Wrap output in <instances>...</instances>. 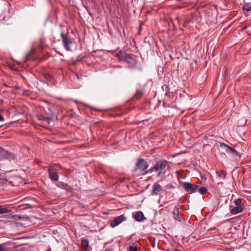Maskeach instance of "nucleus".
Returning a JSON list of instances; mask_svg holds the SVG:
<instances>
[{
  "label": "nucleus",
  "mask_w": 251,
  "mask_h": 251,
  "mask_svg": "<svg viewBox=\"0 0 251 251\" xmlns=\"http://www.w3.org/2000/svg\"><path fill=\"white\" fill-rule=\"evenodd\" d=\"M182 186L185 190L188 193L191 194L194 193L198 189L199 185L195 184H192L189 182H184Z\"/></svg>",
  "instance_id": "4"
},
{
  "label": "nucleus",
  "mask_w": 251,
  "mask_h": 251,
  "mask_svg": "<svg viewBox=\"0 0 251 251\" xmlns=\"http://www.w3.org/2000/svg\"><path fill=\"white\" fill-rule=\"evenodd\" d=\"M3 103V101L1 100H0V105H1Z\"/></svg>",
  "instance_id": "33"
},
{
  "label": "nucleus",
  "mask_w": 251,
  "mask_h": 251,
  "mask_svg": "<svg viewBox=\"0 0 251 251\" xmlns=\"http://www.w3.org/2000/svg\"><path fill=\"white\" fill-rule=\"evenodd\" d=\"M198 191L201 195H204L207 192V189L205 187H201L198 189Z\"/></svg>",
  "instance_id": "18"
},
{
  "label": "nucleus",
  "mask_w": 251,
  "mask_h": 251,
  "mask_svg": "<svg viewBox=\"0 0 251 251\" xmlns=\"http://www.w3.org/2000/svg\"><path fill=\"white\" fill-rule=\"evenodd\" d=\"M10 211V209H8L6 208L3 207L1 205H0V214H5L8 213Z\"/></svg>",
  "instance_id": "17"
},
{
  "label": "nucleus",
  "mask_w": 251,
  "mask_h": 251,
  "mask_svg": "<svg viewBox=\"0 0 251 251\" xmlns=\"http://www.w3.org/2000/svg\"><path fill=\"white\" fill-rule=\"evenodd\" d=\"M4 121V119L2 114H0V122H3Z\"/></svg>",
  "instance_id": "29"
},
{
  "label": "nucleus",
  "mask_w": 251,
  "mask_h": 251,
  "mask_svg": "<svg viewBox=\"0 0 251 251\" xmlns=\"http://www.w3.org/2000/svg\"><path fill=\"white\" fill-rule=\"evenodd\" d=\"M184 6H177V7H176V8H177V9H181V8H184Z\"/></svg>",
  "instance_id": "31"
},
{
  "label": "nucleus",
  "mask_w": 251,
  "mask_h": 251,
  "mask_svg": "<svg viewBox=\"0 0 251 251\" xmlns=\"http://www.w3.org/2000/svg\"><path fill=\"white\" fill-rule=\"evenodd\" d=\"M129 251H139L137 246H133L129 248Z\"/></svg>",
  "instance_id": "23"
},
{
  "label": "nucleus",
  "mask_w": 251,
  "mask_h": 251,
  "mask_svg": "<svg viewBox=\"0 0 251 251\" xmlns=\"http://www.w3.org/2000/svg\"><path fill=\"white\" fill-rule=\"evenodd\" d=\"M48 172L51 180L53 181H58L59 176L57 170L53 166H50L48 168Z\"/></svg>",
  "instance_id": "5"
},
{
  "label": "nucleus",
  "mask_w": 251,
  "mask_h": 251,
  "mask_svg": "<svg viewBox=\"0 0 251 251\" xmlns=\"http://www.w3.org/2000/svg\"><path fill=\"white\" fill-rule=\"evenodd\" d=\"M133 215L135 220L138 222H142L145 219L143 213L140 211L133 213Z\"/></svg>",
  "instance_id": "9"
},
{
  "label": "nucleus",
  "mask_w": 251,
  "mask_h": 251,
  "mask_svg": "<svg viewBox=\"0 0 251 251\" xmlns=\"http://www.w3.org/2000/svg\"><path fill=\"white\" fill-rule=\"evenodd\" d=\"M226 174L225 171H222L219 172L218 176L220 177L224 178L226 176Z\"/></svg>",
  "instance_id": "21"
},
{
  "label": "nucleus",
  "mask_w": 251,
  "mask_h": 251,
  "mask_svg": "<svg viewBox=\"0 0 251 251\" xmlns=\"http://www.w3.org/2000/svg\"><path fill=\"white\" fill-rule=\"evenodd\" d=\"M7 248L5 244H0V251H6Z\"/></svg>",
  "instance_id": "22"
},
{
  "label": "nucleus",
  "mask_w": 251,
  "mask_h": 251,
  "mask_svg": "<svg viewBox=\"0 0 251 251\" xmlns=\"http://www.w3.org/2000/svg\"><path fill=\"white\" fill-rule=\"evenodd\" d=\"M168 165V161L162 160L157 161L154 165L148 170V172H157V176H160Z\"/></svg>",
  "instance_id": "2"
},
{
  "label": "nucleus",
  "mask_w": 251,
  "mask_h": 251,
  "mask_svg": "<svg viewBox=\"0 0 251 251\" xmlns=\"http://www.w3.org/2000/svg\"><path fill=\"white\" fill-rule=\"evenodd\" d=\"M175 251H180L179 250H178V249H176L175 250Z\"/></svg>",
  "instance_id": "34"
},
{
  "label": "nucleus",
  "mask_w": 251,
  "mask_h": 251,
  "mask_svg": "<svg viewBox=\"0 0 251 251\" xmlns=\"http://www.w3.org/2000/svg\"><path fill=\"white\" fill-rule=\"evenodd\" d=\"M6 155H7V158L9 160H11V159H14V156L12 154L8 153Z\"/></svg>",
  "instance_id": "27"
},
{
  "label": "nucleus",
  "mask_w": 251,
  "mask_h": 251,
  "mask_svg": "<svg viewBox=\"0 0 251 251\" xmlns=\"http://www.w3.org/2000/svg\"><path fill=\"white\" fill-rule=\"evenodd\" d=\"M243 209V206H236V207H233L232 208H231L230 210V212L232 215H236L238 213L242 212Z\"/></svg>",
  "instance_id": "11"
},
{
  "label": "nucleus",
  "mask_w": 251,
  "mask_h": 251,
  "mask_svg": "<svg viewBox=\"0 0 251 251\" xmlns=\"http://www.w3.org/2000/svg\"><path fill=\"white\" fill-rule=\"evenodd\" d=\"M93 109L94 110H95V111H102L101 110L99 109H97V108H93Z\"/></svg>",
  "instance_id": "30"
},
{
  "label": "nucleus",
  "mask_w": 251,
  "mask_h": 251,
  "mask_svg": "<svg viewBox=\"0 0 251 251\" xmlns=\"http://www.w3.org/2000/svg\"><path fill=\"white\" fill-rule=\"evenodd\" d=\"M173 217L176 220L179 222L181 221V218L179 215V212L178 207H176L173 212Z\"/></svg>",
  "instance_id": "12"
},
{
  "label": "nucleus",
  "mask_w": 251,
  "mask_h": 251,
  "mask_svg": "<svg viewBox=\"0 0 251 251\" xmlns=\"http://www.w3.org/2000/svg\"><path fill=\"white\" fill-rule=\"evenodd\" d=\"M44 77L47 79V80H50L51 78H52V76L51 75H50V74H48V73H46V74H44Z\"/></svg>",
  "instance_id": "24"
},
{
  "label": "nucleus",
  "mask_w": 251,
  "mask_h": 251,
  "mask_svg": "<svg viewBox=\"0 0 251 251\" xmlns=\"http://www.w3.org/2000/svg\"><path fill=\"white\" fill-rule=\"evenodd\" d=\"M221 147H223V148H225L226 151H228L229 152H231V153H233L234 154H237V151L235 150L234 149L228 146L227 145H226L225 143L221 144Z\"/></svg>",
  "instance_id": "13"
},
{
  "label": "nucleus",
  "mask_w": 251,
  "mask_h": 251,
  "mask_svg": "<svg viewBox=\"0 0 251 251\" xmlns=\"http://www.w3.org/2000/svg\"><path fill=\"white\" fill-rule=\"evenodd\" d=\"M162 89L165 91L166 95H167L170 92V88L167 85H164L162 87Z\"/></svg>",
  "instance_id": "20"
},
{
  "label": "nucleus",
  "mask_w": 251,
  "mask_h": 251,
  "mask_svg": "<svg viewBox=\"0 0 251 251\" xmlns=\"http://www.w3.org/2000/svg\"><path fill=\"white\" fill-rule=\"evenodd\" d=\"M62 42L64 48L67 51H71V45L73 44V39L68 34H65L63 31L61 33Z\"/></svg>",
  "instance_id": "3"
},
{
  "label": "nucleus",
  "mask_w": 251,
  "mask_h": 251,
  "mask_svg": "<svg viewBox=\"0 0 251 251\" xmlns=\"http://www.w3.org/2000/svg\"><path fill=\"white\" fill-rule=\"evenodd\" d=\"M241 199H238L236 201H234V203L237 206H240V204H241Z\"/></svg>",
  "instance_id": "26"
},
{
  "label": "nucleus",
  "mask_w": 251,
  "mask_h": 251,
  "mask_svg": "<svg viewBox=\"0 0 251 251\" xmlns=\"http://www.w3.org/2000/svg\"><path fill=\"white\" fill-rule=\"evenodd\" d=\"M126 54V52H123L122 50H120L116 53V55L120 60H124Z\"/></svg>",
  "instance_id": "15"
},
{
  "label": "nucleus",
  "mask_w": 251,
  "mask_h": 251,
  "mask_svg": "<svg viewBox=\"0 0 251 251\" xmlns=\"http://www.w3.org/2000/svg\"><path fill=\"white\" fill-rule=\"evenodd\" d=\"M38 120L43 121V123L46 126H49L51 121L50 118L48 117H45L42 115H38L37 116Z\"/></svg>",
  "instance_id": "10"
},
{
  "label": "nucleus",
  "mask_w": 251,
  "mask_h": 251,
  "mask_svg": "<svg viewBox=\"0 0 251 251\" xmlns=\"http://www.w3.org/2000/svg\"><path fill=\"white\" fill-rule=\"evenodd\" d=\"M81 60V58H77L76 59V61L75 62H79V61H80Z\"/></svg>",
  "instance_id": "32"
},
{
  "label": "nucleus",
  "mask_w": 251,
  "mask_h": 251,
  "mask_svg": "<svg viewBox=\"0 0 251 251\" xmlns=\"http://www.w3.org/2000/svg\"><path fill=\"white\" fill-rule=\"evenodd\" d=\"M243 8L244 11H246L247 12H249L251 11V6L249 3L245 4Z\"/></svg>",
  "instance_id": "19"
},
{
  "label": "nucleus",
  "mask_w": 251,
  "mask_h": 251,
  "mask_svg": "<svg viewBox=\"0 0 251 251\" xmlns=\"http://www.w3.org/2000/svg\"><path fill=\"white\" fill-rule=\"evenodd\" d=\"M81 246L83 248L85 249H87L89 246V241L86 239L82 240L81 242Z\"/></svg>",
  "instance_id": "16"
},
{
  "label": "nucleus",
  "mask_w": 251,
  "mask_h": 251,
  "mask_svg": "<svg viewBox=\"0 0 251 251\" xmlns=\"http://www.w3.org/2000/svg\"><path fill=\"white\" fill-rule=\"evenodd\" d=\"M149 164L144 159L142 158H139L136 162L135 168L133 171L134 172H136L137 171H139L142 175H147L148 174L150 173V172H148V170H147Z\"/></svg>",
  "instance_id": "1"
},
{
  "label": "nucleus",
  "mask_w": 251,
  "mask_h": 251,
  "mask_svg": "<svg viewBox=\"0 0 251 251\" xmlns=\"http://www.w3.org/2000/svg\"><path fill=\"white\" fill-rule=\"evenodd\" d=\"M32 53V51L31 50L30 51L28 52L27 54H26V58H25V61H27V60L28 59V57Z\"/></svg>",
  "instance_id": "28"
},
{
  "label": "nucleus",
  "mask_w": 251,
  "mask_h": 251,
  "mask_svg": "<svg viewBox=\"0 0 251 251\" xmlns=\"http://www.w3.org/2000/svg\"><path fill=\"white\" fill-rule=\"evenodd\" d=\"M162 191V188L161 185L157 182L154 183L152 187L151 195L156 196L159 195Z\"/></svg>",
  "instance_id": "7"
},
{
  "label": "nucleus",
  "mask_w": 251,
  "mask_h": 251,
  "mask_svg": "<svg viewBox=\"0 0 251 251\" xmlns=\"http://www.w3.org/2000/svg\"><path fill=\"white\" fill-rule=\"evenodd\" d=\"M5 155V151L0 147V158H2Z\"/></svg>",
  "instance_id": "25"
},
{
  "label": "nucleus",
  "mask_w": 251,
  "mask_h": 251,
  "mask_svg": "<svg viewBox=\"0 0 251 251\" xmlns=\"http://www.w3.org/2000/svg\"><path fill=\"white\" fill-rule=\"evenodd\" d=\"M133 57V54L126 53L124 60L130 66H132L135 64V60Z\"/></svg>",
  "instance_id": "8"
},
{
  "label": "nucleus",
  "mask_w": 251,
  "mask_h": 251,
  "mask_svg": "<svg viewBox=\"0 0 251 251\" xmlns=\"http://www.w3.org/2000/svg\"><path fill=\"white\" fill-rule=\"evenodd\" d=\"M220 184V182H218V184ZM221 184H222V182H221Z\"/></svg>",
  "instance_id": "35"
},
{
  "label": "nucleus",
  "mask_w": 251,
  "mask_h": 251,
  "mask_svg": "<svg viewBox=\"0 0 251 251\" xmlns=\"http://www.w3.org/2000/svg\"><path fill=\"white\" fill-rule=\"evenodd\" d=\"M143 94L144 92L142 90H137L133 96V99L139 100L143 96Z\"/></svg>",
  "instance_id": "14"
},
{
  "label": "nucleus",
  "mask_w": 251,
  "mask_h": 251,
  "mask_svg": "<svg viewBox=\"0 0 251 251\" xmlns=\"http://www.w3.org/2000/svg\"><path fill=\"white\" fill-rule=\"evenodd\" d=\"M126 219V217L124 215H121L114 218L110 222V226L112 227H115L120 224L122 222Z\"/></svg>",
  "instance_id": "6"
}]
</instances>
